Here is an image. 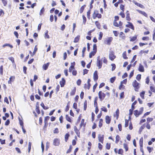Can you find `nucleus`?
<instances>
[{
  "instance_id": "obj_1",
  "label": "nucleus",
  "mask_w": 155,
  "mask_h": 155,
  "mask_svg": "<svg viewBox=\"0 0 155 155\" xmlns=\"http://www.w3.org/2000/svg\"><path fill=\"white\" fill-rule=\"evenodd\" d=\"M92 17L94 19H95L96 17H97L98 18H101V14L98 13V12L97 11L95 10L93 14Z\"/></svg>"
},
{
  "instance_id": "obj_2",
  "label": "nucleus",
  "mask_w": 155,
  "mask_h": 155,
  "mask_svg": "<svg viewBox=\"0 0 155 155\" xmlns=\"http://www.w3.org/2000/svg\"><path fill=\"white\" fill-rule=\"evenodd\" d=\"M99 98L101 101H102L105 97V94L102 92L101 91H100L98 93Z\"/></svg>"
},
{
  "instance_id": "obj_3",
  "label": "nucleus",
  "mask_w": 155,
  "mask_h": 155,
  "mask_svg": "<svg viewBox=\"0 0 155 155\" xmlns=\"http://www.w3.org/2000/svg\"><path fill=\"white\" fill-rule=\"evenodd\" d=\"M133 86L135 88V90L136 91H137L139 88V84L136 80H135L132 84Z\"/></svg>"
},
{
  "instance_id": "obj_4",
  "label": "nucleus",
  "mask_w": 155,
  "mask_h": 155,
  "mask_svg": "<svg viewBox=\"0 0 155 155\" xmlns=\"http://www.w3.org/2000/svg\"><path fill=\"white\" fill-rule=\"evenodd\" d=\"M140 111L137 110H136L134 111V114L136 117H138L141 114L143 110V108L141 107L140 108Z\"/></svg>"
},
{
  "instance_id": "obj_5",
  "label": "nucleus",
  "mask_w": 155,
  "mask_h": 155,
  "mask_svg": "<svg viewBox=\"0 0 155 155\" xmlns=\"http://www.w3.org/2000/svg\"><path fill=\"white\" fill-rule=\"evenodd\" d=\"M116 58L114 53L113 51H110L109 54V58L111 61H113Z\"/></svg>"
},
{
  "instance_id": "obj_6",
  "label": "nucleus",
  "mask_w": 155,
  "mask_h": 155,
  "mask_svg": "<svg viewBox=\"0 0 155 155\" xmlns=\"http://www.w3.org/2000/svg\"><path fill=\"white\" fill-rule=\"evenodd\" d=\"M113 38L112 37H109L106 38L104 42L106 44L108 45H110L111 42L112 41Z\"/></svg>"
},
{
  "instance_id": "obj_7",
  "label": "nucleus",
  "mask_w": 155,
  "mask_h": 155,
  "mask_svg": "<svg viewBox=\"0 0 155 155\" xmlns=\"http://www.w3.org/2000/svg\"><path fill=\"white\" fill-rule=\"evenodd\" d=\"M100 58V56H98L97 57V65L98 67V68L99 69L101 68L102 66V60H99Z\"/></svg>"
},
{
  "instance_id": "obj_8",
  "label": "nucleus",
  "mask_w": 155,
  "mask_h": 155,
  "mask_svg": "<svg viewBox=\"0 0 155 155\" xmlns=\"http://www.w3.org/2000/svg\"><path fill=\"white\" fill-rule=\"evenodd\" d=\"M127 23L128 24L126 25V27L130 28L133 30H134V27L132 24L129 22H128Z\"/></svg>"
},
{
  "instance_id": "obj_9",
  "label": "nucleus",
  "mask_w": 155,
  "mask_h": 155,
  "mask_svg": "<svg viewBox=\"0 0 155 155\" xmlns=\"http://www.w3.org/2000/svg\"><path fill=\"white\" fill-rule=\"evenodd\" d=\"M60 144L59 140L56 138L54 139L53 141V144L55 146H58Z\"/></svg>"
},
{
  "instance_id": "obj_10",
  "label": "nucleus",
  "mask_w": 155,
  "mask_h": 155,
  "mask_svg": "<svg viewBox=\"0 0 155 155\" xmlns=\"http://www.w3.org/2000/svg\"><path fill=\"white\" fill-rule=\"evenodd\" d=\"M93 77L94 80L96 81L98 78L97 71H94V74Z\"/></svg>"
},
{
  "instance_id": "obj_11",
  "label": "nucleus",
  "mask_w": 155,
  "mask_h": 155,
  "mask_svg": "<svg viewBox=\"0 0 155 155\" xmlns=\"http://www.w3.org/2000/svg\"><path fill=\"white\" fill-rule=\"evenodd\" d=\"M65 83V81L64 78H62V80L60 81L61 86L63 87L64 86Z\"/></svg>"
},
{
  "instance_id": "obj_12",
  "label": "nucleus",
  "mask_w": 155,
  "mask_h": 155,
  "mask_svg": "<svg viewBox=\"0 0 155 155\" xmlns=\"http://www.w3.org/2000/svg\"><path fill=\"white\" fill-rule=\"evenodd\" d=\"M98 137L99 141L102 143H103L104 140V135L101 136L100 134H99Z\"/></svg>"
},
{
  "instance_id": "obj_13",
  "label": "nucleus",
  "mask_w": 155,
  "mask_h": 155,
  "mask_svg": "<svg viewBox=\"0 0 155 155\" xmlns=\"http://www.w3.org/2000/svg\"><path fill=\"white\" fill-rule=\"evenodd\" d=\"M74 131L78 137H80V132L79 130L78 129L76 126H74Z\"/></svg>"
},
{
  "instance_id": "obj_14",
  "label": "nucleus",
  "mask_w": 155,
  "mask_h": 155,
  "mask_svg": "<svg viewBox=\"0 0 155 155\" xmlns=\"http://www.w3.org/2000/svg\"><path fill=\"white\" fill-rule=\"evenodd\" d=\"M138 70L141 72H144V68L143 66L141 64H140L138 68Z\"/></svg>"
},
{
  "instance_id": "obj_15",
  "label": "nucleus",
  "mask_w": 155,
  "mask_h": 155,
  "mask_svg": "<svg viewBox=\"0 0 155 155\" xmlns=\"http://www.w3.org/2000/svg\"><path fill=\"white\" fill-rule=\"evenodd\" d=\"M71 66L70 67L69 69V72H71L72 71V70L74 69L75 63L74 62L73 63H71Z\"/></svg>"
},
{
  "instance_id": "obj_16",
  "label": "nucleus",
  "mask_w": 155,
  "mask_h": 155,
  "mask_svg": "<svg viewBox=\"0 0 155 155\" xmlns=\"http://www.w3.org/2000/svg\"><path fill=\"white\" fill-rule=\"evenodd\" d=\"M49 64V63H47L46 64H45L42 66V68L43 69H44L45 70H46Z\"/></svg>"
},
{
  "instance_id": "obj_17",
  "label": "nucleus",
  "mask_w": 155,
  "mask_h": 155,
  "mask_svg": "<svg viewBox=\"0 0 155 155\" xmlns=\"http://www.w3.org/2000/svg\"><path fill=\"white\" fill-rule=\"evenodd\" d=\"M106 122L107 124H109L110 121V119L109 116H107L105 117Z\"/></svg>"
},
{
  "instance_id": "obj_18",
  "label": "nucleus",
  "mask_w": 155,
  "mask_h": 155,
  "mask_svg": "<svg viewBox=\"0 0 155 155\" xmlns=\"http://www.w3.org/2000/svg\"><path fill=\"white\" fill-rule=\"evenodd\" d=\"M15 77L14 76H11L9 78V80L8 81V84H11V81H13L15 79Z\"/></svg>"
},
{
  "instance_id": "obj_19",
  "label": "nucleus",
  "mask_w": 155,
  "mask_h": 155,
  "mask_svg": "<svg viewBox=\"0 0 155 155\" xmlns=\"http://www.w3.org/2000/svg\"><path fill=\"white\" fill-rule=\"evenodd\" d=\"M119 110L118 109H117L116 111L115 114L114 115V116L115 117H116V119H117L119 117Z\"/></svg>"
},
{
  "instance_id": "obj_20",
  "label": "nucleus",
  "mask_w": 155,
  "mask_h": 155,
  "mask_svg": "<svg viewBox=\"0 0 155 155\" xmlns=\"http://www.w3.org/2000/svg\"><path fill=\"white\" fill-rule=\"evenodd\" d=\"M96 53V51H93L91 52L89 54V57L91 58L93 56H94Z\"/></svg>"
},
{
  "instance_id": "obj_21",
  "label": "nucleus",
  "mask_w": 155,
  "mask_h": 155,
  "mask_svg": "<svg viewBox=\"0 0 155 155\" xmlns=\"http://www.w3.org/2000/svg\"><path fill=\"white\" fill-rule=\"evenodd\" d=\"M134 3L135 5L141 8H144V6L142 4L138 3L135 1L134 2Z\"/></svg>"
},
{
  "instance_id": "obj_22",
  "label": "nucleus",
  "mask_w": 155,
  "mask_h": 155,
  "mask_svg": "<svg viewBox=\"0 0 155 155\" xmlns=\"http://www.w3.org/2000/svg\"><path fill=\"white\" fill-rule=\"evenodd\" d=\"M79 38H80V36L78 35L77 37H76L74 39V43H77L78 42V41L79 40Z\"/></svg>"
},
{
  "instance_id": "obj_23",
  "label": "nucleus",
  "mask_w": 155,
  "mask_h": 155,
  "mask_svg": "<svg viewBox=\"0 0 155 155\" xmlns=\"http://www.w3.org/2000/svg\"><path fill=\"white\" fill-rule=\"evenodd\" d=\"M76 92V88L74 87L70 92V95L71 96L74 95Z\"/></svg>"
},
{
  "instance_id": "obj_24",
  "label": "nucleus",
  "mask_w": 155,
  "mask_h": 155,
  "mask_svg": "<svg viewBox=\"0 0 155 155\" xmlns=\"http://www.w3.org/2000/svg\"><path fill=\"white\" fill-rule=\"evenodd\" d=\"M138 11L140 13V14H141L142 15H143L145 17H147V14L144 12L141 11H140V10H138Z\"/></svg>"
},
{
  "instance_id": "obj_25",
  "label": "nucleus",
  "mask_w": 155,
  "mask_h": 155,
  "mask_svg": "<svg viewBox=\"0 0 155 155\" xmlns=\"http://www.w3.org/2000/svg\"><path fill=\"white\" fill-rule=\"evenodd\" d=\"M143 139L142 137L140 140L139 141V143L140 146V147H142L143 145Z\"/></svg>"
},
{
  "instance_id": "obj_26",
  "label": "nucleus",
  "mask_w": 155,
  "mask_h": 155,
  "mask_svg": "<svg viewBox=\"0 0 155 155\" xmlns=\"http://www.w3.org/2000/svg\"><path fill=\"white\" fill-rule=\"evenodd\" d=\"M5 46H8L10 47L11 48H13V46L12 45L8 44H5L3 45L2 46L3 48H4Z\"/></svg>"
},
{
  "instance_id": "obj_27",
  "label": "nucleus",
  "mask_w": 155,
  "mask_h": 155,
  "mask_svg": "<svg viewBox=\"0 0 155 155\" xmlns=\"http://www.w3.org/2000/svg\"><path fill=\"white\" fill-rule=\"evenodd\" d=\"M37 50L38 48H37V45H36L35 47L34 51L33 52V54H32L31 55V56L32 57L34 55H35V54L36 52L37 51Z\"/></svg>"
},
{
  "instance_id": "obj_28",
  "label": "nucleus",
  "mask_w": 155,
  "mask_h": 155,
  "mask_svg": "<svg viewBox=\"0 0 155 155\" xmlns=\"http://www.w3.org/2000/svg\"><path fill=\"white\" fill-rule=\"evenodd\" d=\"M137 38V35H135L133 37H132L130 40V41H135Z\"/></svg>"
},
{
  "instance_id": "obj_29",
  "label": "nucleus",
  "mask_w": 155,
  "mask_h": 155,
  "mask_svg": "<svg viewBox=\"0 0 155 155\" xmlns=\"http://www.w3.org/2000/svg\"><path fill=\"white\" fill-rule=\"evenodd\" d=\"M128 12V11H127V15H126V18L127 20L129 21L131 20V18L129 14V13H127V12Z\"/></svg>"
},
{
  "instance_id": "obj_30",
  "label": "nucleus",
  "mask_w": 155,
  "mask_h": 155,
  "mask_svg": "<svg viewBox=\"0 0 155 155\" xmlns=\"http://www.w3.org/2000/svg\"><path fill=\"white\" fill-rule=\"evenodd\" d=\"M95 24L96 25V26L98 29H100L101 28V25L98 22V21H96L95 22Z\"/></svg>"
},
{
  "instance_id": "obj_31",
  "label": "nucleus",
  "mask_w": 155,
  "mask_h": 155,
  "mask_svg": "<svg viewBox=\"0 0 155 155\" xmlns=\"http://www.w3.org/2000/svg\"><path fill=\"white\" fill-rule=\"evenodd\" d=\"M116 140L115 142L116 143H117L119 142V140L120 139V137L118 135H117L116 137Z\"/></svg>"
},
{
  "instance_id": "obj_32",
  "label": "nucleus",
  "mask_w": 155,
  "mask_h": 155,
  "mask_svg": "<svg viewBox=\"0 0 155 155\" xmlns=\"http://www.w3.org/2000/svg\"><path fill=\"white\" fill-rule=\"evenodd\" d=\"M48 31L46 30L45 34V38H49V36L48 35Z\"/></svg>"
},
{
  "instance_id": "obj_33",
  "label": "nucleus",
  "mask_w": 155,
  "mask_h": 155,
  "mask_svg": "<svg viewBox=\"0 0 155 155\" xmlns=\"http://www.w3.org/2000/svg\"><path fill=\"white\" fill-rule=\"evenodd\" d=\"M90 84H85L84 86V88L85 89H89L90 88Z\"/></svg>"
},
{
  "instance_id": "obj_34",
  "label": "nucleus",
  "mask_w": 155,
  "mask_h": 155,
  "mask_svg": "<svg viewBox=\"0 0 155 155\" xmlns=\"http://www.w3.org/2000/svg\"><path fill=\"white\" fill-rule=\"evenodd\" d=\"M69 136H70V135H69V134H68V133L66 134L65 135L64 138H65V141L66 142L67 141Z\"/></svg>"
},
{
  "instance_id": "obj_35",
  "label": "nucleus",
  "mask_w": 155,
  "mask_h": 155,
  "mask_svg": "<svg viewBox=\"0 0 155 155\" xmlns=\"http://www.w3.org/2000/svg\"><path fill=\"white\" fill-rule=\"evenodd\" d=\"M99 37L98 38V39L99 40H101V39L103 35V33L101 32H99Z\"/></svg>"
},
{
  "instance_id": "obj_36",
  "label": "nucleus",
  "mask_w": 155,
  "mask_h": 155,
  "mask_svg": "<svg viewBox=\"0 0 155 155\" xmlns=\"http://www.w3.org/2000/svg\"><path fill=\"white\" fill-rule=\"evenodd\" d=\"M145 94V92L143 91L141 92L140 94V96L142 99H144V95Z\"/></svg>"
},
{
  "instance_id": "obj_37",
  "label": "nucleus",
  "mask_w": 155,
  "mask_h": 155,
  "mask_svg": "<svg viewBox=\"0 0 155 155\" xmlns=\"http://www.w3.org/2000/svg\"><path fill=\"white\" fill-rule=\"evenodd\" d=\"M41 105L43 107V109L45 110L48 109V107H47L45 106L43 103H41Z\"/></svg>"
},
{
  "instance_id": "obj_38",
  "label": "nucleus",
  "mask_w": 155,
  "mask_h": 155,
  "mask_svg": "<svg viewBox=\"0 0 155 155\" xmlns=\"http://www.w3.org/2000/svg\"><path fill=\"white\" fill-rule=\"evenodd\" d=\"M44 11H45L44 8V7H43L40 11V13H39L40 15H42L43 14V13L44 12Z\"/></svg>"
},
{
  "instance_id": "obj_39",
  "label": "nucleus",
  "mask_w": 155,
  "mask_h": 155,
  "mask_svg": "<svg viewBox=\"0 0 155 155\" xmlns=\"http://www.w3.org/2000/svg\"><path fill=\"white\" fill-rule=\"evenodd\" d=\"M123 57L124 59H127V57L126 56V51H124L123 54Z\"/></svg>"
},
{
  "instance_id": "obj_40",
  "label": "nucleus",
  "mask_w": 155,
  "mask_h": 155,
  "mask_svg": "<svg viewBox=\"0 0 155 155\" xmlns=\"http://www.w3.org/2000/svg\"><path fill=\"white\" fill-rule=\"evenodd\" d=\"M35 110H36V112L38 114H40V110H39V107L38 106H36Z\"/></svg>"
},
{
  "instance_id": "obj_41",
  "label": "nucleus",
  "mask_w": 155,
  "mask_h": 155,
  "mask_svg": "<svg viewBox=\"0 0 155 155\" xmlns=\"http://www.w3.org/2000/svg\"><path fill=\"white\" fill-rule=\"evenodd\" d=\"M116 79V77H112L110 78V82L111 83H113L114 81H115Z\"/></svg>"
},
{
  "instance_id": "obj_42",
  "label": "nucleus",
  "mask_w": 155,
  "mask_h": 155,
  "mask_svg": "<svg viewBox=\"0 0 155 155\" xmlns=\"http://www.w3.org/2000/svg\"><path fill=\"white\" fill-rule=\"evenodd\" d=\"M144 126L143 125L140 128V129L139 130V133L140 134L141 132L142 131V130L144 129Z\"/></svg>"
},
{
  "instance_id": "obj_43",
  "label": "nucleus",
  "mask_w": 155,
  "mask_h": 155,
  "mask_svg": "<svg viewBox=\"0 0 155 155\" xmlns=\"http://www.w3.org/2000/svg\"><path fill=\"white\" fill-rule=\"evenodd\" d=\"M65 117H66V120L68 121L69 122H71V119L70 118V117L68 116V115H66Z\"/></svg>"
},
{
  "instance_id": "obj_44",
  "label": "nucleus",
  "mask_w": 155,
  "mask_h": 155,
  "mask_svg": "<svg viewBox=\"0 0 155 155\" xmlns=\"http://www.w3.org/2000/svg\"><path fill=\"white\" fill-rule=\"evenodd\" d=\"M129 121L127 119L125 120V127H127L128 126Z\"/></svg>"
},
{
  "instance_id": "obj_45",
  "label": "nucleus",
  "mask_w": 155,
  "mask_h": 155,
  "mask_svg": "<svg viewBox=\"0 0 155 155\" xmlns=\"http://www.w3.org/2000/svg\"><path fill=\"white\" fill-rule=\"evenodd\" d=\"M87 107V101H85L84 103V110H86V109Z\"/></svg>"
},
{
  "instance_id": "obj_46",
  "label": "nucleus",
  "mask_w": 155,
  "mask_h": 155,
  "mask_svg": "<svg viewBox=\"0 0 155 155\" xmlns=\"http://www.w3.org/2000/svg\"><path fill=\"white\" fill-rule=\"evenodd\" d=\"M82 18L83 19V23L85 24L86 21V18L84 15H82Z\"/></svg>"
},
{
  "instance_id": "obj_47",
  "label": "nucleus",
  "mask_w": 155,
  "mask_h": 155,
  "mask_svg": "<svg viewBox=\"0 0 155 155\" xmlns=\"http://www.w3.org/2000/svg\"><path fill=\"white\" fill-rule=\"evenodd\" d=\"M120 97L121 99H122L124 97V92H121L120 95Z\"/></svg>"
},
{
  "instance_id": "obj_48",
  "label": "nucleus",
  "mask_w": 155,
  "mask_h": 155,
  "mask_svg": "<svg viewBox=\"0 0 155 155\" xmlns=\"http://www.w3.org/2000/svg\"><path fill=\"white\" fill-rule=\"evenodd\" d=\"M123 146L124 148L125 149V151H127L128 150V149L127 144L126 143H124Z\"/></svg>"
},
{
  "instance_id": "obj_49",
  "label": "nucleus",
  "mask_w": 155,
  "mask_h": 155,
  "mask_svg": "<svg viewBox=\"0 0 155 155\" xmlns=\"http://www.w3.org/2000/svg\"><path fill=\"white\" fill-rule=\"evenodd\" d=\"M90 14H91L90 10H89L87 12V18L89 19L90 18Z\"/></svg>"
},
{
  "instance_id": "obj_50",
  "label": "nucleus",
  "mask_w": 155,
  "mask_h": 155,
  "mask_svg": "<svg viewBox=\"0 0 155 155\" xmlns=\"http://www.w3.org/2000/svg\"><path fill=\"white\" fill-rule=\"evenodd\" d=\"M31 143L29 142L28 145V152L29 153L31 149Z\"/></svg>"
},
{
  "instance_id": "obj_51",
  "label": "nucleus",
  "mask_w": 155,
  "mask_h": 155,
  "mask_svg": "<svg viewBox=\"0 0 155 155\" xmlns=\"http://www.w3.org/2000/svg\"><path fill=\"white\" fill-rule=\"evenodd\" d=\"M110 143H107L106 144V149L109 150L110 149Z\"/></svg>"
},
{
  "instance_id": "obj_52",
  "label": "nucleus",
  "mask_w": 155,
  "mask_h": 155,
  "mask_svg": "<svg viewBox=\"0 0 155 155\" xmlns=\"http://www.w3.org/2000/svg\"><path fill=\"white\" fill-rule=\"evenodd\" d=\"M114 26H115L116 27H118L119 26H120L119 25V24L117 23L116 21H114Z\"/></svg>"
},
{
  "instance_id": "obj_53",
  "label": "nucleus",
  "mask_w": 155,
  "mask_h": 155,
  "mask_svg": "<svg viewBox=\"0 0 155 155\" xmlns=\"http://www.w3.org/2000/svg\"><path fill=\"white\" fill-rule=\"evenodd\" d=\"M84 119H82L81 120V123L80 125V128H81L82 127V126L84 125Z\"/></svg>"
},
{
  "instance_id": "obj_54",
  "label": "nucleus",
  "mask_w": 155,
  "mask_h": 155,
  "mask_svg": "<svg viewBox=\"0 0 155 155\" xmlns=\"http://www.w3.org/2000/svg\"><path fill=\"white\" fill-rule=\"evenodd\" d=\"M101 110L102 111H104L105 112H106L107 111V108L105 107H102L101 108Z\"/></svg>"
},
{
  "instance_id": "obj_55",
  "label": "nucleus",
  "mask_w": 155,
  "mask_h": 155,
  "mask_svg": "<svg viewBox=\"0 0 155 155\" xmlns=\"http://www.w3.org/2000/svg\"><path fill=\"white\" fill-rule=\"evenodd\" d=\"M112 68V71H113L116 68V65L115 64H112L111 65Z\"/></svg>"
},
{
  "instance_id": "obj_56",
  "label": "nucleus",
  "mask_w": 155,
  "mask_h": 155,
  "mask_svg": "<svg viewBox=\"0 0 155 155\" xmlns=\"http://www.w3.org/2000/svg\"><path fill=\"white\" fill-rule=\"evenodd\" d=\"M124 86L123 85V84L120 83V85L119 87V89L120 90L121 89H123L124 88Z\"/></svg>"
},
{
  "instance_id": "obj_57",
  "label": "nucleus",
  "mask_w": 155,
  "mask_h": 155,
  "mask_svg": "<svg viewBox=\"0 0 155 155\" xmlns=\"http://www.w3.org/2000/svg\"><path fill=\"white\" fill-rule=\"evenodd\" d=\"M150 89L152 92L155 93V88L154 87L152 86H150Z\"/></svg>"
},
{
  "instance_id": "obj_58",
  "label": "nucleus",
  "mask_w": 155,
  "mask_h": 155,
  "mask_svg": "<svg viewBox=\"0 0 155 155\" xmlns=\"http://www.w3.org/2000/svg\"><path fill=\"white\" fill-rule=\"evenodd\" d=\"M141 75L140 74L137 75L136 76V78L137 80L139 81L141 79Z\"/></svg>"
},
{
  "instance_id": "obj_59",
  "label": "nucleus",
  "mask_w": 155,
  "mask_h": 155,
  "mask_svg": "<svg viewBox=\"0 0 155 155\" xmlns=\"http://www.w3.org/2000/svg\"><path fill=\"white\" fill-rule=\"evenodd\" d=\"M8 59L10 60L13 63H14V58L13 57H10L8 58Z\"/></svg>"
},
{
  "instance_id": "obj_60",
  "label": "nucleus",
  "mask_w": 155,
  "mask_h": 155,
  "mask_svg": "<svg viewBox=\"0 0 155 155\" xmlns=\"http://www.w3.org/2000/svg\"><path fill=\"white\" fill-rule=\"evenodd\" d=\"M120 8L121 10H122L123 12L124 11V5H121L120 6Z\"/></svg>"
},
{
  "instance_id": "obj_61",
  "label": "nucleus",
  "mask_w": 155,
  "mask_h": 155,
  "mask_svg": "<svg viewBox=\"0 0 155 155\" xmlns=\"http://www.w3.org/2000/svg\"><path fill=\"white\" fill-rule=\"evenodd\" d=\"M102 60H103V62L104 63L106 64L107 62V61L106 58L105 57L103 58Z\"/></svg>"
},
{
  "instance_id": "obj_62",
  "label": "nucleus",
  "mask_w": 155,
  "mask_h": 155,
  "mask_svg": "<svg viewBox=\"0 0 155 155\" xmlns=\"http://www.w3.org/2000/svg\"><path fill=\"white\" fill-rule=\"evenodd\" d=\"M143 40H148L149 39V38L148 37H144L142 38Z\"/></svg>"
},
{
  "instance_id": "obj_63",
  "label": "nucleus",
  "mask_w": 155,
  "mask_h": 155,
  "mask_svg": "<svg viewBox=\"0 0 155 155\" xmlns=\"http://www.w3.org/2000/svg\"><path fill=\"white\" fill-rule=\"evenodd\" d=\"M118 128L120 131H121L122 130V125L121 124H119L118 126Z\"/></svg>"
},
{
  "instance_id": "obj_64",
  "label": "nucleus",
  "mask_w": 155,
  "mask_h": 155,
  "mask_svg": "<svg viewBox=\"0 0 155 155\" xmlns=\"http://www.w3.org/2000/svg\"><path fill=\"white\" fill-rule=\"evenodd\" d=\"M84 9V6H82L80 10V12L81 13L83 12Z\"/></svg>"
}]
</instances>
